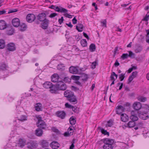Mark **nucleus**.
Here are the masks:
<instances>
[{
  "instance_id": "f257e3e1",
  "label": "nucleus",
  "mask_w": 149,
  "mask_h": 149,
  "mask_svg": "<svg viewBox=\"0 0 149 149\" xmlns=\"http://www.w3.org/2000/svg\"><path fill=\"white\" fill-rule=\"evenodd\" d=\"M103 142L104 144L103 146L104 149H113L112 145L114 142L113 139H103Z\"/></svg>"
},
{
  "instance_id": "f03ea898",
  "label": "nucleus",
  "mask_w": 149,
  "mask_h": 149,
  "mask_svg": "<svg viewBox=\"0 0 149 149\" xmlns=\"http://www.w3.org/2000/svg\"><path fill=\"white\" fill-rule=\"evenodd\" d=\"M37 126L42 129H45L47 127V125L41 117H39L38 118V122L37 123Z\"/></svg>"
},
{
  "instance_id": "7ed1b4c3",
  "label": "nucleus",
  "mask_w": 149,
  "mask_h": 149,
  "mask_svg": "<svg viewBox=\"0 0 149 149\" xmlns=\"http://www.w3.org/2000/svg\"><path fill=\"white\" fill-rule=\"evenodd\" d=\"M58 88L59 90H65L67 88L66 84L61 81H59L57 83Z\"/></svg>"
},
{
  "instance_id": "20e7f679",
  "label": "nucleus",
  "mask_w": 149,
  "mask_h": 149,
  "mask_svg": "<svg viewBox=\"0 0 149 149\" xmlns=\"http://www.w3.org/2000/svg\"><path fill=\"white\" fill-rule=\"evenodd\" d=\"M129 54H123L121 56V58L123 59L127 58L128 57L131 58H134L135 54L132 51H128Z\"/></svg>"
},
{
  "instance_id": "39448f33",
  "label": "nucleus",
  "mask_w": 149,
  "mask_h": 149,
  "mask_svg": "<svg viewBox=\"0 0 149 149\" xmlns=\"http://www.w3.org/2000/svg\"><path fill=\"white\" fill-rule=\"evenodd\" d=\"M27 21L29 22H32L35 19L36 17L35 15L32 13L29 14L26 17Z\"/></svg>"
},
{
  "instance_id": "423d86ee",
  "label": "nucleus",
  "mask_w": 149,
  "mask_h": 149,
  "mask_svg": "<svg viewBox=\"0 0 149 149\" xmlns=\"http://www.w3.org/2000/svg\"><path fill=\"white\" fill-rule=\"evenodd\" d=\"M27 147L30 149H33L37 148L38 144L35 142L31 141L27 144Z\"/></svg>"
},
{
  "instance_id": "0eeeda50",
  "label": "nucleus",
  "mask_w": 149,
  "mask_h": 149,
  "mask_svg": "<svg viewBox=\"0 0 149 149\" xmlns=\"http://www.w3.org/2000/svg\"><path fill=\"white\" fill-rule=\"evenodd\" d=\"M57 116L61 119H64L66 116V113L63 111H59L56 112Z\"/></svg>"
},
{
  "instance_id": "6e6552de",
  "label": "nucleus",
  "mask_w": 149,
  "mask_h": 149,
  "mask_svg": "<svg viewBox=\"0 0 149 149\" xmlns=\"http://www.w3.org/2000/svg\"><path fill=\"white\" fill-rule=\"evenodd\" d=\"M46 14L44 13H42L38 15L37 19L40 21L42 22L47 19H46Z\"/></svg>"
},
{
  "instance_id": "1a4fd4ad",
  "label": "nucleus",
  "mask_w": 149,
  "mask_h": 149,
  "mask_svg": "<svg viewBox=\"0 0 149 149\" xmlns=\"http://www.w3.org/2000/svg\"><path fill=\"white\" fill-rule=\"evenodd\" d=\"M78 67H74L73 66H70L69 68V71L70 72L73 74H77L78 72Z\"/></svg>"
},
{
  "instance_id": "9d476101",
  "label": "nucleus",
  "mask_w": 149,
  "mask_h": 149,
  "mask_svg": "<svg viewBox=\"0 0 149 149\" xmlns=\"http://www.w3.org/2000/svg\"><path fill=\"white\" fill-rule=\"evenodd\" d=\"M147 111H145L141 112L139 113V117L142 119L145 120L148 118V115L147 114Z\"/></svg>"
},
{
  "instance_id": "9b49d317",
  "label": "nucleus",
  "mask_w": 149,
  "mask_h": 149,
  "mask_svg": "<svg viewBox=\"0 0 149 149\" xmlns=\"http://www.w3.org/2000/svg\"><path fill=\"white\" fill-rule=\"evenodd\" d=\"M20 23L19 20L18 18H14L12 19V24L15 27H18L20 25Z\"/></svg>"
},
{
  "instance_id": "f8f14e48",
  "label": "nucleus",
  "mask_w": 149,
  "mask_h": 149,
  "mask_svg": "<svg viewBox=\"0 0 149 149\" xmlns=\"http://www.w3.org/2000/svg\"><path fill=\"white\" fill-rule=\"evenodd\" d=\"M42 22V23L41 24V27L44 29H46L47 28L49 21L47 19Z\"/></svg>"
},
{
  "instance_id": "ddd939ff",
  "label": "nucleus",
  "mask_w": 149,
  "mask_h": 149,
  "mask_svg": "<svg viewBox=\"0 0 149 149\" xmlns=\"http://www.w3.org/2000/svg\"><path fill=\"white\" fill-rule=\"evenodd\" d=\"M64 96L70 98L74 96V94L72 92L70 91L67 90L65 91L64 93Z\"/></svg>"
},
{
  "instance_id": "4468645a",
  "label": "nucleus",
  "mask_w": 149,
  "mask_h": 149,
  "mask_svg": "<svg viewBox=\"0 0 149 149\" xmlns=\"http://www.w3.org/2000/svg\"><path fill=\"white\" fill-rule=\"evenodd\" d=\"M65 105L66 107L72 109V111L74 112L78 113V110L77 107H74L71 105L69 104L68 103H66Z\"/></svg>"
},
{
  "instance_id": "2eb2a0df",
  "label": "nucleus",
  "mask_w": 149,
  "mask_h": 149,
  "mask_svg": "<svg viewBox=\"0 0 149 149\" xmlns=\"http://www.w3.org/2000/svg\"><path fill=\"white\" fill-rule=\"evenodd\" d=\"M15 44L13 43H10L8 45V49L11 51H13L15 50Z\"/></svg>"
},
{
  "instance_id": "dca6fc26",
  "label": "nucleus",
  "mask_w": 149,
  "mask_h": 149,
  "mask_svg": "<svg viewBox=\"0 0 149 149\" xmlns=\"http://www.w3.org/2000/svg\"><path fill=\"white\" fill-rule=\"evenodd\" d=\"M133 107L135 110H139L141 107V104L139 102H136L133 104Z\"/></svg>"
},
{
  "instance_id": "f3484780",
  "label": "nucleus",
  "mask_w": 149,
  "mask_h": 149,
  "mask_svg": "<svg viewBox=\"0 0 149 149\" xmlns=\"http://www.w3.org/2000/svg\"><path fill=\"white\" fill-rule=\"evenodd\" d=\"M124 107L121 105L118 106L116 108V112L117 114H120L125 110Z\"/></svg>"
},
{
  "instance_id": "a211bd4d",
  "label": "nucleus",
  "mask_w": 149,
  "mask_h": 149,
  "mask_svg": "<svg viewBox=\"0 0 149 149\" xmlns=\"http://www.w3.org/2000/svg\"><path fill=\"white\" fill-rule=\"evenodd\" d=\"M57 84L55 85H52V86L50 88V91L52 93H56L58 90Z\"/></svg>"
},
{
  "instance_id": "6ab92c4d",
  "label": "nucleus",
  "mask_w": 149,
  "mask_h": 149,
  "mask_svg": "<svg viewBox=\"0 0 149 149\" xmlns=\"http://www.w3.org/2000/svg\"><path fill=\"white\" fill-rule=\"evenodd\" d=\"M59 77L57 74H54L51 77V80L53 82H56L58 81Z\"/></svg>"
},
{
  "instance_id": "aec40b11",
  "label": "nucleus",
  "mask_w": 149,
  "mask_h": 149,
  "mask_svg": "<svg viewBox=\"0 0 149 149\" xmlns=\"http://www.w3.org/2000/svg\"><path fill=\"white\" fill-rule=\"evenodd\" d=\"M121 120L123 122H126L128 120V117L125 113H122L120 116Z\"/></svg>"
},
{
  "instance_id": "412c9836",
  "label": "nucleus",
  "mask_w": 149,
  "mask_h": 149,
  "mask_svg": "<svg viewBox=\"0 0 149 149\" xmlns=\"http://www.w3.org/2000/svg\"><path fill=\"white\" fill-rule=\"evenodd\" d=\"M59 144L56 141H53L50 144V146L53 149H56L59 146Z\"/></svg>"
},
{
  "instance_id": "4be33fe9",
  "label": "nucleus",
  "mask_w": 149,
  "mask_h": 149,
  "mask_svg": "<svg viewBox=\"0 0 149 149\" xmlns=\"http://www.w3.org/2000/svg\"><path fill=\"white\" fill-rule=\"evenodd\" d=\"M35 109L37 111H42V104L38 103H36L35 106Z\"/></svg>"
},
{
  "instance_id": "5701e85b",
  "label": "nucleus",
  "mask_w": 149,
  "mask_h": 149,
  "mask_svg": "<svg viewBox=\"0 0 149 149\" xmlns=\"http://www.w3.org/2000/svg\"><path fill=\"white\" fill-rule=\"evenodd\" d=\"M26 144V141L24 139H19V142L17 144V146L22 148Z\"/></svg>"
},
{
  "instance_id": "b1692460",
  "label": "nucleus",
  "mask_w": 149,
  "mask_h": 149,
  "mask_svg": "<svg viewBox=\"0 0 149 149\" xmlns=\"http://www.w3.org/2000/svg\"><path fill=\"white\" fill-rule=\"evenodd\" d=\"M7 27L6 23L4 20L0 21V29L1 30L4 29Z\"/></svg>"
},
{
  "instance_id": "393cba45",
  "label": "nucleus",
  "mask_w": 149,
  "mask_h": 149,
  "mask_svg": "<svg viewBox=\"0 0 149 149\" xmlns=\"http://www.w3.org/2000/svg\"><path fill=\"white\" fill-rule=\"evenodd\" d=\"M43 131L40 128H38L35 130L36 135L38 136H40L43 134Z\"/></svg>"
},
{
  "instance_id": "a878e982",
  "label": "nucleus",
  "mask_w": 149,
  "mask_h": 149,
  "mask_svg": "<svg viewBox=\"0 0 149 149\" xmlns=\"http://www.w3.org/2000/svg\"><path fill=\"white\" fill-rule=\"evenodd\" d=\"M43 86L45 88L50 89L52 86V83L50 82L47 81L43 84Z\"/></svg>"
},
{
  "instance_id": "bb28decb",
  "label": "nucleus",
  "mask_w": 149,
  "mask_h": 149,
  "mask_svg": "<svg viewBox=\"0 0 149 149\" xmlns=\"http://www.w3.org/2000/svg\"><path fill=\"white\" fill-rule=\"evenodd\" d=\"M83 25L80 24H78L76 26V29L79 32H81L83 31Z\"/></svg>"
},
{
  "instance_id": "cd10ccee",
  "label": "nucleus",
  "mask_w": 149,
  "mask_h": 149,
  "mask_svg": "<svg viewBox=\"0 0 149 149\" xmlns=\"http://www.w3.org/2000/svg\"><path fill=\"white\" fill-rule=\"evenodd\" d=\"M19 26V29L21 31H23L26 30L27 26L25 24H22Z\"/></svg>"
},
{
  "instance_id": "c85d7f7f",
  "label": "nucleus",
  "mask_w": 149,
  "mask_h": 149,
  "mask_svg": "<svg viewBox=\"0 0 149 149\" xmlns=\"http://www.w3.org/2000/svg\"><path fill=\"white\" fill-rule=\"evenodd\" d=\"M132 114L130 117V119L134 121H137L138 119L137 115L136 114H133V112H132Z\"/></svg>"
},
{
  "instance_id": "c756f323",
  "label": "nucleus",
  "mask_w": 149,
  "mask_h": 149,
  "mask_svg": "<svg viewBox=\"0 0 149 149\" xmlns=\"http://www.w3.org/2000/svg\"><path fill=\"white\" fill-rule=\"evenodd\" d=\"M8 67V65L4 63H2L0 66V68L3 70H7Z\"/></svg>"
},
{
  "instance_id": "7c9ffc66",
  "label": "nucleus",
  "mask_w": 149,
  "mask_h": 149,
  "mask_svg": "<svg viewBox=\"0 0 149 149\" xmlns=\"http://www.w3.org/2000/svg\"><path fill=\"white\" fill-rule=\"evenodd\" d=\"M138 100L140 102H144L146 101L147 98L143 96H139L138 97Z\"/></svg>"
},
{
  "instance_id": "2f4dec72",
  "label": "nucleus",
  "mask_w": 149,
  "mask_h": 149,
  "mask_svg": "<svg viewBox=\"0 0 149 149\" xmlns=\"http://www.w3.org/2000/svg\"><path fill=\"white\" fill-rule=\"evenodd\" d=\"M70 124L72 125H73L75 124L76 120L73 116H72L70 118Z\"/></svg>"
},
{
  "instance_id": "473e14b6",
  "label": "nucleus",
  "mask_w": 149,
  "mask_h": 149,
  "mask_svg": "<svg viewBox=\"0 0 149 149\" xmlns=\"http://www.w3.org/2000/svg\"><path fill=\"white\" fill-rule=\"evenodd\" d=\"M142 47L141 46H138L135 49V52L136 53L140 52L142 50Z\"/></svg>"
},
{
  "instance_id": "72a5a7b5",
  "label": "nucleus",
  "mask_w": 149,
  "mask_h": 149,
  "mask_svg": "<svg viewBox=\"0 0 149 149\" xmlns=\"http://www.w3.org/2000/svg\"><path fill=\"white\" fill-rule=\"evenodd\" d=\"M5 41L2 39L0 40V48L3 49L5 46Z\"/></svg>"
},
{
  "instance_id": "f704fd0d",
  "label": "nucleus",
  "mask_w": 149,
  "mask_h": 149,
  "mask_svg": "<svg viewBox=\"0 0 149 149\" xmlns=\"http://www.w3.org/2000/svg\"><path fill=\"white\" fill-rule=\"evenodd\" d=\"M57 68L60 70H64V65L63 64H60L57 66Z\"/></svg>"
},
{
  "instance_id": "c9c22d12",
  "label": "nucleus",
  "mask_w": 149,
  "mask_h": 149,
  "mask_svg": "<svg viewBox=\"0 0 149 149\" xmlns=\"http://www.w3.org/2000/svg\"><path fill=\"white\" fill-rule=\"evenodd\" d=\"M96 49L95 45L93 44H91L90 46L89 49L92 52H94Z\"/></svg>"
},
{
  "instance_id": "e433bc0d",
  "label": "nucleus",
  "mask_w": 149,
  "mask_h": 149,
  "mask_svg": "<svg viewBox=\"0 0 149 149\" xmlns=\"http://www.w3.org/2000/svg\"><path fill=\"white\" fill-rule=\"evenodd\" d=\"M129 127H133L135 125V123L134 121H130L127 124Z\"/></svg>"
},
{
  "instance_id": "4c0bfd02",
  "label": "nucleus",
  "mask_w": 149,
  "mask_h": 149,
  "mask_svg": "<svg viewBox=\"0 0 149 149\" xmlns=\"http://www.w3.org/2000/svg\"><path fill=\"white\" fill-rule=\"evenodd\" d=\"M81 44L83 47H86L87 45V41L85 39H83L81 41Z\"/></svg>"
},
{
  "instance_id": "58836bf2",
  "label": "nucleus",
  "mask_w": 149,
  "mask_h": 149,
  "mask_svg": "<svg viewBox=\"0 0 149 149\" xmlns=\"http://www.w3.org/2000/svg\"><path fill=\"white\" fill-rule=\"evenodd\" d=\"M18 120L20 121H24L26 120V117L25 116L22 115L18 118Z\"/></svg>"
},
{
  "instance_id": "ea45409f",
  "label": "nucleus",
  "mask_w": 149,
  "mask_h": 149,
  "mask_svg": "<svg viewBox=\"0 0 149 149\" xmlns=\"http://www.w3.org/2000/svg\"><path fill=\"white\" fill-rule=\"evenodd\" d=\"M69 101L72 102H77L76 99L74 96H73L72 97L70 98Z\"/></svg>"
},
{
  "instance_id": "a19ab883",
  "label": "nucleus",
  "mask_w": 149,
  "mask_h": 149,
  "mask_svg": "<svg viewBox=\"0 0 149 149\" xmlns=\"http://www.w3.org/2000/svg\"><path fill=\"white\" fill-rule=\"evenodd\" d=\"M14 31L13 29H11L7 31V33L8 35H11L13 34Z\"/></svg>"
},
{
  "instance_id": "79ce46f5",
  "label": "nucleus",
  "mask_w": 149,
  "mask_h": 149,
  "mask_svg": "<svg viewBox=\"0 0 149 149\" xmlns=\"http://www.w3.org/2000/svg\"><path fill=\"white\" fill-rule=\"evenodd\" d=\"M125 73H121L119 75V79H120V81H122L125 78Z\"/></svg>"
},
{
  "instance_id": "37998d69",
  "label": "nucleus",
  "mask_w": 149,
  "mask_h": 149,
  "mask_svg": "<svg viewBox=\"0 0 149 149\" xmlns=\"http://www.w3.org/2000/svg\"><path fill=\"white\" fill-rule=\"evenodd\" d=\"M64 81L65 82L70 83L71 81V79L68 77H66L64 78Z\"/></svg>"
},
{
  "instance_id": "c03bdc74",
  "label": "nucleus",
  "mask_w": 149,
  "mask_h": 149,
  "mask_svg": "<svg viewBox=\"0 0 149 149\" xmlns=\"http://www.w3.org/2000/svg\"><path fill=\"white\" fill-rule=\"evenodd\" d=\"M72 79L74 80H78L79 79L80 77L79 76L73 75L71 77Z\"/></svg>"
},
{
  "instance_id": "a18cd8bd",
  "label": "nucleus",
  "mask_w": 149,
  "mask_h": 149,
  "mask_svg": "<svg viewBox=\"0 0 149 149\" xmlns=\"http://www.w3.org/2000/svg\"><path fill=\"white\" fill-rule=\"evenodd\" d=\"M113 125L112 122L111 120H109L107 122V124L106 125V126L107 127H111Z\"/></svg>"
},
{
  "instance_id": "49530a36",
  "label": "nucleus",
  "mask_w": 149,
  "mask_h": 149,
  "mask_svg": "<svg viewBox=\"0 0 149 149\" xmlns=\"http://www.w3.org/2000/svg\"><path fill=\"white\" fill-rule=\"evenodd\" d=\"M101 131L102 133L104 135H109V133L106 130H105L103 128L101 129Z\"/></svg>"
},
{
  "instance_id": "de8ad7c7",
  "label": "nucleus",
  "mask_w": 149,
  "mask_h": 149,
  "mask_svg": "<svg viewBox=\"0 0 149 149\" xmlns=\"http://www.w3.org/2000/svg\"><path fill=\"white\" fill-rule=\"evenodd\" d=\"M134 78H133V77H132V76L131 75L128 78V82H127L128 84H130L131 82L132 81V80Z\"/></svg>"
},
{
  "instance_id": "09e8293b",
  "label": "nucleus",
  "mask_w": 149,
  "mask_h": 149,
  "mask_svg": "<svg viewBox=\"0 0 149 149\" xmlns=\"http://www.w3.org/2000/svg\"><path fill=\"white\" fill-rule=\"evenodd\" d=\"M74 129V127H72V126L70 127L68 129V132H72V135L73 132H74L73 130Z\"/></svg>"
},
{
  "instance_id": "8fccbe9b",
  "label": "nucleus",
  "mask_w": 149,
  "mask_h": 149,
  "mask_svg": "<svg viewBox=\"0 0 149 149\" xmlns=\"http://www.w3.org/2000/svg\"><path fill=\"white\" fill-rule=\"evenodd\" d=\"M17 11V10L16 9H12L10 10H9L8 12V13H10L14 12H16Z\"/></svg>"
},
{
  "instance_id": "3c124183",
  "label": "nucleus",
  "mask_w": 149,
  "mask_h": 149,
  "mask_svg": "<svg viewBox=\"0 0 149 149\" xmlns=\"http://www.w3.org/2000/svg\"><path fill=\"white\" fill-rule=\"evenodd\" d=\"M60 12L61 13H65L67 12L68 11V10L66 9L63 8H60Z\"/></svg>"
},
{
  "instance_id": "603ef678",
  "label": "nucleus",
  "mask_w": 149,
  "mask_h": 149,
  "mask_svg": "<svg viewBox=\"0 0 149 149\" xmlns=\"http://www.w3.org/2000/svg\"><path fill=\"white\" fill-rule=\"evenodd\" d=\"M82 80L84 81H86L88 78V75L86 74H84L82 76Z\"/></svg>"
},
{
  "instance_id": "864d4df0",
  "label": "nucleus",
  "mask_w": 149,
  "mask_h": 149,
  "mask_svg": "<svg viewBox=\"0 0 149 149\" xmlns=\"http://www.w3.org/2000/svg\"><path fill=\"white\" fill-rule=\"evenodd\" d=\"M97 64V63L96 62H93L91 65L92 68V69H94L95 68Z\"/></svg>"
},
{
  "instance_id": "5fc2aeb1",
  "label": "nucleus",
  "mask_w": 149,
  "mask_h": 149,
  "mask_svg": "<svg viewBox=\"0 0 149 149\" xmlns=\"http://www.w3.org/2000/svg\"><path fill=\"white\" fill-rule=\"evenodd\" d=\"M137 74V72L136 71L134 72H132L131 76L133 77V78H135L136 77Z\"/></svg>"
},
{
  "instance_id": "6e6d98bb",
  "label": "nucleus",
  "mask_w": 149,
  "mask_h": 149,
  "mask_svg": "<svg viewBox=\"0 0 149 149\" xmlns=\"http://www.w3.org/2000/svg\"><path fill=\"white\" fill-rule=\"evenodd\" d=\"M72 132H65L64 133V136H68L69 135H72Z\"/></svg>"
},
{
  "instance_id": "4d7b16f0",
  "label": "nucleus",
  "mask_w": 149,
  "mask_h": 149,
  "mask_svg": "<svg viewBox=\"0 0 149 149\" xmlns=\"http://www.w3.org/2000/svg\"><path fill=\"white\" fill-rule=\"evenodd\" d=\"M106 19L104 20L103 21L101 22V23L102 24V26L106 27Z\"/></svg>"
},
{
  "instance_id": "13d9d810",
  "label": "nucleus",
  "mask_w": 149,
  "mask_h": 149,
  "mask_svg": "<svg viewBox=\"0 0 149 149\" xmlns=\"http://www.w3.org/2000/svg\"><path fill=\"white\" fill-rule=\"evenodd\" d=\"M57 14L55 13H53L49 15V17L50 18H53L57 15Z\"/></svg>"
},
{
  "instance_id": "bf43d9fd",
  "label": "nucleus",
  "mask_w": 149,
  "mask_h": 149,
  "mask_svg": "<svg viewBox=\"0 0 149 149\" xmlns=\"http://www.w3.org/2000/svg\"><path fill=\"white\" fill-rule=\"evenodd\" d=\"M77 20L76 18L75 17H74L72 19V22L74 24H75L77 23Z\"/></svg>"
},
{
  "instance_id": "052dcab7",
  "label": "nucleus",
  "mask_w": 149,
  "mask_h": 149,
  "mask_svg": "<svg viewBox=\"0 0 149 149\" xmlns=\"http://www.w3.org/2000/svg\"><path fill=\"white\" fill-rule=\"evenodd\" d=\"M64 19L63 17H61V19H60L58 20V22L59 23L61 24L62 23H63V21Z\"/></svg>"
},
{
  "instance_id": "680f3d73",
  "label": "nucleus",
  "mask_w": 149,
  "mask_h": 149,
  "mask_svg": "<svg viewBox=\"0 0 149 149\" xmlns=\"http://www.w3.org/2000/svg\"><path fill=\"white\" fill-rule=\"evenodd\" d=\"M54 10L58 12H60V8L56 6H55Z\"/></svg>"
},
{
  "instance_id": "e2e57ef3",
  "label": "nucleus",
  "mask_w": 149,
  "mask_h": 149,
  "mask_svg": "<svg viewBox=\"0 0 149 149\" xmlns=\"http://www.w3.org/2000/svg\"><path fill=\"white\" fill-rule=\"evenodd\" d=\"M65 16L69 18H71L72 17V15H69L68 13H66L65 14Z\"/></svg>"
},
{
  "instance_id": "0e129e2a",
  "label": "nucleus",
  "mask_w": 149,
  "mask_h": 149,
  "mask_svg": "<svg viewBox=\"0 0 149 149\" xmlns=\"http://www.w3.org/2000/svg\"><path fill=\"white\" fill-rule=\"evenodd\" d=\"M149 17V15L146 14V16L144 18V19L145 21H148V17Z\"/></svg>"
},
{
  "instance_id": "69168bd1",
  "label": "nucleus",
  "mask_w": 149,
  "mask_h": 149,
  "mask_svg": "<svg viewBox=\"0 0 149 149\" xmlns=\"http://www.w3.org/2000/svg\"><path fill=\"white\" fill-rule=\"evenodd\" d=\"M80 37L78 35H76L75 36V39L77 41H78L80 39Z\"/></svg>"
},
{
  "instance_id": "338daca9",
  "label": "nucleus",
  "mask_w": 149,
  "mask_h": 149,
  "mask_svg": "<svg viewBox=\"0 0 149 149\" xmlns=\"http://www.w3.org/2000/svg\"><path fill=\"white\" fill-rule=\"evenodd\" d=\"M52 131L55 132H57L58 131V130L55 127H52Z\"/></svg>"
},
{
  "instance_id": "774afa93",
  "label": "nucleus",
  "mask_w": 149,
  "mask_h": 149,
  "mask_svg": "<svg viewBox=\"0 0 149 149\" xmlns=\"http://www.w3.org/2000/svg\"><path fill=\"white\" fill-rule=\"evenodd\" d=\"M83 35L87 39H89V38L88 35L85 32H83Z\"/></svg>"
}]
</instances>
